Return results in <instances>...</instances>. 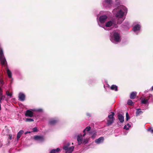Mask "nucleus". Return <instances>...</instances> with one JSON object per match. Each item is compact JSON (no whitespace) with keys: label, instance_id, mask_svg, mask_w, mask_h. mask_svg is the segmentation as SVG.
I'll use <instances>...</instances> for the list:
<instances>
[{"label":"nucleus","instance_id":"f257e3e1","mask_svg":"<svg viewBox=\"0 0 153 153\" xmlns=\"http://www.w3.org/2000/svg\"><path fill=\"white\" fill-rule=\"evenodd\" d=\"M127 10L126 8L124 6L121 5L115 8L113 11V12L116 14L115 17L117 18V24H121L123 21V18L125 13H126Z\"/></svg>","mask_w":153,"mask_h":153},{"label":"nucleus","instance_id":"f03ea898","mask_svg":"<svg viewBox=\"0 0 153 153\" xmlns=\"http://www.w3.org/2000/svg\"><path fill=\"white\" fill-rule=\"evenodd\" d=\"M110 40L113 43L117 44L121 41V36L119 33L115 32L111 36Z\"/></svg>","mask_w":153,"mask_h":153},{"label":"nucleus","instance_id":"7ed1b4c3","mask_svg":"<svg viewBox=\"0 0 153 153\" xmlns=\"http://www.w3.org/2000/svg\"><path fill=\"white\" fill-rule=\"evenodd\" d=\"M115 113L114 112H111L108 117L107 120V125L108 126H110L111 125L114 123V117Z\"/></svg>","mask_w":153,"mask_h":153},{"label":"nucleus","instance_id":"20e7f679","mask_svg":"<svg viewBox=\"0 0 153 153\" xmlns=\"http://www.w3.org/2000/svg\"><path fill=\"white\" fill-rule=\"evenodd\" d=\"M0 61L2 65L7 67V63L4 57L2 49L0 48Z\"/></svg>","mask_w":153,"mask_h":153},{"label":"nucleus","instance_id":"39448f33","mask_svg":"<svg viewBox=\"0 0 153 153\" xmlns=\"http://www.w3.org/2000/svg\"><path fill=\"white\" fill-rule=\"evenodd\" d=\"M132 30L136 33L138 34V33L140 31L141 27V24L140 22H136L134 23Z\"/></svg>","mask_w":153,"mask_h":153},{"label":"nucleus","instance_id":"423d86ee","mask_svg":"<svg viewBox=\"0 0 153 153\" xmlns=\"http://www.w3.org/2000/svg\"><path fill=\"white\" fill-rule=\"evenodd\" d=\"M141 103L146 105V107L145 108H143L142 110H145L148 108L149 102L148 101V99H146V98H143L141 101Z\"/></svg>","mask_w":153,"mask_h":153},{"label":"nucleus","instance_id":"0eeeda50","mask_svg":"<svg viewBox=\"0 0 153 153\" xmlns=\"http://www.w3.org/2000/svg\"><path fill=\"white\" fill-rule=\"evenodd\" d=\"M99 21L100 23L99 24L100 25L101 27L105 29V26L102 25V23H104L105 22V15H103L101 16L99 18Z\"/></svg>","mask_w":153,"mask_h":153},{"label":"nucleus","instance_id":"6e6552de","mask_svg":"<svg viewBox=\"0 0 153 153\" xmlns=\"http://www.w3.org/2000/svg\"><path fill=\"white\" fill-rule=\"evenodd\" d=\"M25 115L27 117H32L33 116V113L32 111L28 110L26 111Z\"/></svg>","mask_w":153,"mask_h":153},{"label":"nucleus","instance_id":"1a4fd4ad","mask_svg":"<svg viewBox=\"0 0 153 153\" xmlns=\"http://www.w3.org/2000/svg\"><path fill=\"white\" fill-rule=\"evenodd\" d=\"M58 120L56 119H52L49 121L48 123L51 125H54L56 124L58 122Z\"/></svg>","mask_w":153,"mask_h":153},{"label":"nucleus","instance_id":"9d476101","mask_svg":"<svg viewBox=\"0 0 153 153\" xmlns=\"http://www.w3.org/2000/svg\"><path fill=\"white\" fill-rule=\"evenodd\" d=\"M113 3L112 0H106V7L109 8L111 7Z\"/></svg>","mask_w":153,"mask_h":153},{"label":"nucleus","instance_id":"9b49d317","mask_svg":"<svg viewBox=\"0 0 153 153\" xmlns=\"http://www.w3.org/2000/svg\"><path fill=\"white\" fill-rule=\"evenodd\" d=\"M19 100L21 101H24L25 99V96L24 94L20 93L19 94Z\"/></svg>","mask_w":153,"mask_h":153},{"label":"nucleus","instance_id":"f8f14e48","mask_svg":"<svg viewBox=\"0 0 153 153\" xmlns=\"http://www.w3.org/2000/svg\"><path fill=\"white\" fill-rule=\"evenodd\" d=\"M74 147L72 146L67 148V149L66 150L65 149H64L66 153H71L74 150Z\"/></svg>","mask_w":153,"mask_h":153},{"label":"nucleus","instance_id":"ddd939ff","mask_svg":"<svg viewBox=\"0 0 153 153\" xmlns=\"http://www.w3.org/2000/svg\"><path fill=\"white\" fill-rule=\"evenodd\" d=\"M34 139L36 140H39L42 141L44 140V138L43 136H35L34 137Z\"/></svg>","mask_w":153,"mask_h":153},{"label":"nucleus","instance_id":"4468645a","mask_svg":"<svg viewBox=\"0 0 153 153\" xmlns=\"http://www.w3.org/2000/svg\"><path fill=\"white\" fill-rule=\"evenodd\" d=\"M143 111H142L141 109L140 108H138L136 109V116L137 117L138 116L142 114Z\"/></svg>","mask_w":153,"mask_h":153},{"label":"nucleus","instance_id":"2eb2a0df","mask_svg":"<svg viewBox=\"0 0 153 153\" xmlns=\"http://www.w3.org/2000/svg\"><path fill=\"white\" fill-rule=\"evenodd\" d=\"M104 138L103 137H101L95 140V142L97 144L100 143L104 141Z\"/></svg>","mask_w":153,"mask_h":153},{"label":"nucleus","instance_id":"dca6fc26","mask_svg":"<svg viewBox=\"0 0 153 153\" xmlns=\"http://www.w3.org/2000/svg\"><path fill=\"white\" fill-rule=\"evenodd\" d=\"M118 119L120 123H123L124 121V117L121 114L118 115Z\"/></svg>","mask_w":153,"mask_h":153},{"label":"nucleus","instance_id":"f3484780","mask_svg":"<svg viewBox=\"0 0 153 153\" xmlns=\"http://www.w3.org/2000/svg\"><path fill=\"white\" fill-rule=\"evenodd\" d=\"M115 24V22L114 21H109L106 23V27H110Z\"/></svg>","mask_w":153,"mask_h":153},{"label":"nucleus","instance_id":"a211bd4d","mask_svg":"<svg viewBox=\"0 0 153 153\" xmlns=\"http://www.w3.org/2000/svg\"><path fill=\"white\" fill-rule=\"evenodd\" d=\"M77 141L78 145H80L82 143L83 138L82 136H79L78 135L77 137Z\"/></svg>","mask_w":153,"mask_h":153},{"label":"nucleus","instance_id":"6ab92c4d","mask_svg":"<svg viewBox=\"0 0 153 153\" xmlns=\"http://www.w3.org/2000/svg\"><path fill=\"white\" fill-rule=\"evenodd\" d=\"M137 94V92H131L130 95V98L131 99H134Z\"/></svg>","mask_w":153,"mask_h":153},{"label":"nucleus","instance_id":"aec40b11","mask_svg":"<svg viewBox=\"0 0 153 153\" xmlns=\"http://www.w3.org/2000/svg\"><path fill=\"white\" fill-rule=\"evenodd\" d=\"M111 90H114L115 91H118V87L116 85H112L110 87Z\"/></svg>","mask_w":153,"mask_h":153},{"label":"nucleus","instance_id":"412c9836","mask_svg":"<svg viewBox=\"0 0 153 153\" xmlns=\"http://www.w3.org/2000/svg\"><path fill=\"white\" fill-rule=\"evenodd\" d=\"M24 131L23 130H21L20 131L17 133V139L18 140L20 137L23 134Z\"/></svg>","mask_w":153,"mask_h":153},{"label":"nucleus","instance_id":"4be33fe9","mask_svg":"<svg viewBox=\"0 0 153 153\" xmlns=\"http://www.w3.org/2000/svg\"><path fill=\"white\" fill-rule=\"evenodd\" d=\"M60 149L59 148H58L56 149H53L51 150L50 153H56V152H59Z\"/></svg>","mask_w":153,"mask_h":153},{"label":"nucleus","instance_id":"5701e85b","mask_svg":"<svg viewBox=\"0 0 153 153\" xmlns=\"http://www.w3.org/2000/svg\"><path fill=\"white\" fill-rule=\"evenodd\" d=\"M131 127V126L130 125L129 123H127L124 126L123 129L126 130H128L129 129V128Z\"/></svg>","mask_w":153,"mask_h":153},{"label":"nucleus","instance_id":"b1692460","mask_svg":"<svg viewBox=\"0 0 153 153\" xmlns=\"http://www.w3.org/2000/svg\"><path fill=\"white\" fill-rule=\"evenodd\" d=\"M7 72L9 77V78H11L12 77V73L8 68L7 70Z\"/></svg>","mask_w":153,"mask_h":153},{"label":"nucleus","instance_id":"393cba45","mask_svg":"<svg viewBox=\"0 0 153 153\" xmlns=\"http://www.w3.org/2000/svg\"><path fill=\"white\" fill-rule=\"evenodd\" d=\"M91 133L93 134L91 136V138H94L96 135V132L95 131H91Z\"/></svg>","mask_w":153,"mask_h":153},{"label":"nucleus","instance_id":"a878e982","mask_svg":"<svg viewBox=\"0 0 153 153\" xmlns=\"http://www.w3.org/2000/svg\"><path fill=\"white\" fill-rule=\"evenodd\" d=\"M70 145V144L69 143H67L63 147V149H65L67 150V148L69 147V146Z\"/></svg>","mask_w":153,"mask_h":153},{"label":"nucleus","instance_id":"bb28decb","mask_svg":"<svg viewBox=\"0 0 153 153\" xmlns=\"http://www.w3.org/2000/svg\"><path fill=\"white\" fill-rule=\"evenodd\" d=\"M127 104L129 105H132L133 103L132 101L130 100H128L127 102Z\"/></svg>","mask_w":153,"mask_h":153},{"label":"nucleus","instance_id":"cd10ccee","mask_svg":"<svg viewBox=\"0 0 153 153\" xmlns=\"http://www.w3.org/2000/svg\"><path fill=\"white\" fill-rule=\"evenodd\" d=\"M25 121L26 122H33L34 121V120L31 118H26V119Z\"/></svg>","mask_w":153,"mask_h":153},{"label":"nucleus","instance_id":"c85d7f7f","mask_svg":"<svg viewBox=\"0 0 153 153\" xmlns=\"http://www.w3.org/2000/svg\"><path fill=\"white\" fill-rule=\"evenodd\" d=\"M130 117L128 113V112H126V121H128Z\"/></svg>","mask_w":153,"mask_h":153},{"label":"nucleus","instance_id":"c756f323","mask_svg":"<svg viewBox=\"0 0 153 153\" xmlns=\"http://www.w3.org/2000/svg\"><path fill=\"white\" fill-rule=\"evenodd\" d=\"M88 142V140L87 139H84L83 140H82V143L84 144H85L87 143Z\"/></svg>","mask_w":153,"mask_h":153},{"label":"nucleus","instance_id":"7c9ffc66","mask_svg":"<svg viewBox=\"0 0 153 153\" xmlns=\"http://www.w3.org/2000/svg\"><path fill=\"white\" fill-rule=\"evenodd\" d=\"M5 98V96L4 95H2L0 97V103L1 102V101L2 100H4Z\"/></svg>","mask_w":153,"mask_h":153},{"label":"nucleus","instance_id":"2f4dec72","mask_svg":"<svg viewBox=\"0 0 153 153\" xmlns=\"http://www.w3.org/2000/svg\"><path fill=\"white\" fill-rule=\"evenodd\" d=\"M91 129V127L90 126H88L87 127L85 128V130L87 131H89Z\"/></svg>","mask_w":153,"mask_h":153},{"label":"nucleus","instance_id":"473e14b6","mask_svg":"<svg viewBox=\"0 0 153 153\" xmlns=\"http://www.w3.org/2000/svg\"><path fill=\"white\" fill-rule=\"evenodd\" d=\"M124 26H125L127 27H128L129 26V23L128 22H125V25H123Z\"/></svg>","mask_w":153,"mask_h":153},{"label":"nucleus","instance_id":"72a5a7b5","mask_svg":"<svg viewBox=\"0 0 153 153\" xmlns=\"http://www.w3.org/2000/svg\"><path fill=\"white\" fill-rule=\"evenodd\" d=\"M147 131L151 132L152 133H153V129L152 128H150L147 129Z\"/></svg>","mask_w":153,"mask_h":153},{"label":"nucleus","instance_id":"f704fd0d","mask_svg":"<svg viewBox=\"0 0 153 153\" xmlns=\"http://www.w3.org/2000/svg\"><path fill=\"white\" fill-rule=\"evenodd\" d=\"M152 97V94H149V96L147 97L146 99H148V100H149V98L150 97Z\"/></svg>","mask_w":153,"mask_h":153},{"label":"nucleus","instance_id":"c9c22d12","mask_svg":"<svg viewBox=\"0 0 153 153\" xmlns=\"http://www.w3.org/2000/svg\"><path fill=\"white\" fill-rule=\"evenodd\" d=\"M33 132H35L37 131V129L36 127H34L33 128Z\"/></svg>","mask_w":153,"mask_h":153},{"label":"nucleus","instance_id":"e433bc0d","mask_svg":"<svg viewBox=\"0 0 153 153\" xmlns=\"http://www.w3.org/2000/svg\"><path fill=\"white\" fill-rule=\"evenodd\" d=\"M8 96L10 97H11L12 95V94L11 93H9L8 92V93L7 92H6Z\"/></svg>","mask_w":153,"mask_h":153},{"label":"nucleus","instance_id":"4c0bfd02","mask_svg":"<svg viewBox=\"0 0 153 153\" xmlns=\"http://www.w3.org/2000/svg\"><path fill=\"white\" fill-rule=\"evenodd\" d=\"M0 95H2V91L1 88H0Z\"/></svg>","mask_w":153,"mask_h":153},{"label":"nucleus","instance_id":"58836bf2","mask_svg":"<svg viewBox=\"0 0 153 153\" xmlns=\"http://www.w3.org/2000/svg\"><path fill=\"white\" fill-rule=\"evenodd\" d=\"M37 111L42 112V109L41 108L38 109L37 110Z\"/></svg>","mask_w":153,"mask_h":153},{"label":"nucleus","instance_id":"ea45409f","mask_svg":"<svg viewBox=\"0 0 153 153\" xmlns=\"http://www.w3.org/2000/svg\"><path fill=\"white\" fill-rule=\"evenodd\" d=\"M87 116H89V117H91V114L90 113H87L86 114Z\"/></svg>","mask_w":153,"mask_h":153},{"label":"nucleus","instance_id":"a19ab883","mask_svg":"<svg viewBox=\"0 0 153 153\" xmlns=\"http://www.w3.org/2000/svg\"><path fill=\"white\" fill-rule=\"evenodd\" d=\"M149 90L151 91H153V86Z\"/></svg>","mask_w":153,"mask_h":153},{"label":"nucleus","instance_id":"79ce46f5","mask_svg":"<svg viewBox=\"0 0 153 153\" xmlns=\"http://www.w3.org/2000/svg\"><path fill=\"white\" fill-rule=\"evenodd\" d=\"M9 138L10 140L12 139V136L10 135H9Z\"/></svg>","mask_w":153,"mask_h":153},{"label":"nucleus","instance_id":"37998d69","mask_svg":"<svg viewBox=\"0 0 153 153\" xmlns=\"http://www.w3.org/2000/svg\"><path fill=\"white\" fill-rule=\"evenodd\" d=\"M0 82L1 83V84H3V81L1 79L0 80Z\"/></svg>","mask_w":153,"mask_h":153},{"label":"nucleus","instance_id":"c03bdc74","mask_svg":"<svg viewBox=\"0 0 153 153\" xmlns=\"http://www.w3.org/2000/svg\"><path fill=\"white\" fill-rule=\"evenodd\" d=\"M85 131H86V130H85V129L83 131V132L84 133H85Z\"/></svg>","mask_w":153,"mask_h":153},{"label":"nucleus","instance_id":"a18cd8bd","mask_svg":"<svg viewBox=\"0 0 153 153\" xmlns=\"http://www.w3.org/2000/svg\"><path fill=\"white\" fill-rule=\"evenodd\" d=\"M85 135H86V133H84L82 136L84 137L85 136Z\"/></svg>","mask_w":153,"mask_h":153},{"label":"nucleus","instance_id":"49530a36","mask_svg":"<svg viewBox=\"0 0 153 153\" xmlns=\"http://www.w3.org/2000/svg\"><path fill=\"white\" fill-rule=\"evenodd\" d=\"M105 18H106V19L107 18V16H106V17H105Z\"/></svg>","mask_w":153,"mask_h":153},{"label":"nucleus","instance_id":"de8ad7c7","mask_svg":"<svg viewBox=\"0 0 153 153\" xmlns=\"http://www.w3.org/2000/svg\"><path fill=\"white\" fill-rule=\"evenodd\" d=\"M27 132H26L25 133V134H27Z\"/></svg>","mask_w":153,"mask_h":153},{"label":"nucleus","instance_id":"09e8293b","mask_svg":"<svg viewBox=\"0 0 153 153\" xmlns=\"http://www.w3.org/2000/svg\"><path fill=\"white\" fill-rule=\"evenodd\" d=\"M104 87L105 88V85H104Z\"/></svg>","mask_w":153,"mask_h":153},{"label":"nucleus","instance_id":"8fccbe9b","mask_svg":"<svg viewBox=\"0 0 153 153\" xmlns=\"http://www.w3.org/2000/svg\"><path fill=\"white\" fill-rule=\"evenodd\" d=\"M105 30H107V29H106V28Z\"/></svg>","mask_w":153,"mask_h":153}]
</instances>
